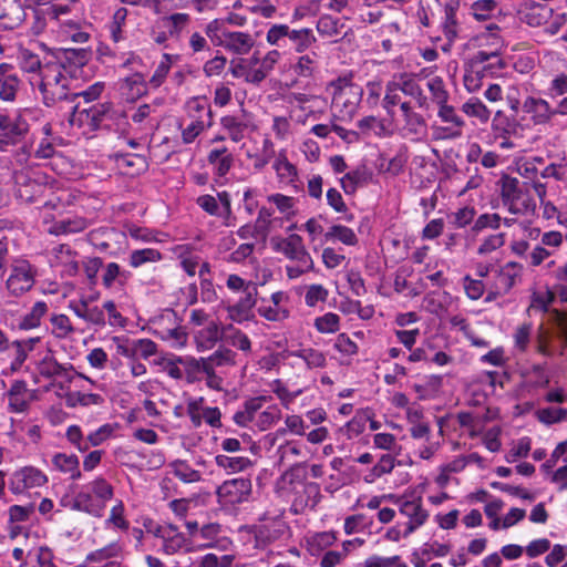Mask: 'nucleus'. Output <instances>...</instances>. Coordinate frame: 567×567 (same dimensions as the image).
<instances>
[{
    "label": "nucleus",
    "instance_id": "f257e3e1",
    "mask_svg": "<svg viewBox=\"0 0 567 567\" xmlns=\"http://www.w3.org/2000/svg\"><path fill=\"white\" fill-rule=\"evenodd\" d=\"M31 82L38 85L48 106L69 100L70 96H78L71 92L72 79L65 66L55 60L44 62L40 78H31Z\"/></svg>",
    "mask_w": 567,
    "mask_h": 567
},
{
    "label": "nucleus",
    "instance_id": "f03ea898",
    "mask_svg": "<svg viewBox=\"0 0 567 567\" xmlns=\"http://www.w3.org/2000/svg\"><path fill=\"white\" fill-rule=\"evenodd\" d=\"M326 91L331 96V112L336 120L351 121L361 103L363 90L350 78L340 76L328 83Z\"/></svg>",
    "mask_w": 567,
    "mask_h": 567
},
{
    "label": "nucleus",
    "instance_id": "7ed1b4c3",
    "mask_svg": "<svg viewBox=\"0 0 567 567\" xmlns=\"http://www.w3.org/2000/svg\"><path fill=\"white\" fill-rule=\"evenodd\" d=\"M70 195L62 193L48 199L43 204V223L45 230L55 236L76 234L85 230L89 227V221L84 217H68L61 220H55V217L50 214L51 210L62 214L64 207L69 204Z\"/></svg>",
    "mask_w": 567,
    "mask_h": 567
},
{
    "label": "nucleus",
    "instance_id": "20e7f679",
    "mask_svg": "<svg viewBox=\"0 0 567 567\" xmlns=\"http://www.w3.org/2000/svg\"><path fill=\"white\" fill-rule=\"evenodd\" d=\"M113 494V486L105 478L95 477L75 495L73 508L101 517Z\"/></svg>",
    "mask_w": 567,
    "mask_h": 567
},
{
    "label": "nucleus",
    "instance_id": "39448f33",
    "mask_svg": "<svg viewBox=\"0 0 567 567\" xmlns=\"http://www.w3.org/2000/svg\"><path fill=\"white\" fill-rule=\"evenodd\" d=\"M501 197L513 215L529 216L536 212V202L516 177L505 175L501 178Z\"/></svg>",
    "mask_w": 567,
    "mask_h": 567
},
{
    "label": "nucleus",
    "instance_id": "423d86ee",
    "mask_svg": "<svg viewBox=\"0 0 567 567\" xmlns=\"http://www.w3.org/2000/svg\"><path fill=\"white\" fill-rule=\"evenodd\" d=\"M286 39L297 53H303L317 43L315 32L310 28L293 29L286 23H275L266 32V42L275 48L284 47Z\"/></svg>",
    "mask_w": 567,
    "mask_h": 567
},
{
    "label": "nucleus",
    "instance_id": "0eeeda50",
    "mask_svg": "<svg viewBox=\"0 0 567 567\" xmlns=\"http://www.w3.org/2000/svg\"><path fill=\"white\" fill-rule=\"evenodd\" d=\"M38 269L24 258H16L9 266L4 287L10 297L19 298L35 285Z\"/></svg>",
    "mask_w": 567,
    "mask_h": 567
},
{
    "label": "nucleus",
    "instance_id": "6e6552de",
    "mask_svg": "<svg viewBox=\"0 0 567 567\" xmlns=\"http://www.w3.org/2000/svg\"><path fill=\"white\" fill-rule=\"evenodd\" d=\"M465 47L478 50L476 60L480 62L498 56L504 49V39L499 27L495 23H489L484 30L471 37Z\"/></svg>",
    "mask_w": 567,
    "mask_h": 567
},
{
    "label": "nucleus",
    "instance_id": "1a4fd4ad",
    "mask_svg": "<svg viewBox=\"0 0 567 567\" xmlns=\"http://www.w3.org/2000/svg\"><path fill=\"white\" fill-rule=\"evenodd\" d=\"M110 111L109 104H95L90 107L75 106L70 115L69 123L71 126L79 128L83 135H89L96 131L110 116Z\"/></svg>",
    "mask_w": 567,
    "mask_h": 567
},
{
    "label": "nucleus",
    "instance_id": "9d476101",
    "mask_svg": "<svg viewBox=\"0 0 567 567\" xmlns=\"http://www.w3.org/2000/svg\"><path fill=\"white\" fill-rule=\"evenodd\" d=\"M252 492L251 481L244 477L231 478L223 482L216 489L218 504L224 508L248 502Z\"/></svg>",
    "mask_w": 567,
    "mask_h": 567
},
{
    "label": "nucleus",
    "instance_id": "9b49d317",
    "mask_svg": "<svg viewBox=\"0 0 567 567\" xmlns=\"http://www.w3.org/2000/svg\"><path fill=\"white\" fill-rule=\"evenodd\" d=\"M395 504L400 514L408 518L404 526V536H410L416 529L422 527L430 517L427 509L423 506L421 496L396 497Z\"/></svg>",
    "mask_w": 567,
    "mask_h": 567
},
{
    "label": "nucleus",
    "instance_id": "f8f14e48",
    "mask_svg": "<svg viewBox=\"0 0 567 567\" xmlns=\"http://www.w3.org/2000/svg\"><path fill=\"white\" fill-rule=\"evenodd\" d=\"M48 475L33 465L17 468L10 476L9 488L12 494L20 495L27 491L40 488L48 484Z\"/></svg>",
    "mask_w": 567,
    "mask_h": 567
},
{
    "label": "nucleus",
    "instance_id": "ddd939ff",
    "mask_svg": "<svg viewBox=\"0 0 567 567\" xmlns=\"http://www.w3.org/2000/svg\"><path fill=\"white\" fill-rule=\"evenodd\" d=\"M150 533L162 540V551L165 555L189 553L194 549L192 542L172 524L156 525L150 529Z\"/></svg>",
    "mask_w": 567,
    "mask_h": 567
},
{
    "label": "nucleus",
    "instance_id": "4468645a",
    "mask_svg": "<svg viewBox=\"0 0 567 567\" xmlns=\"http://www.w3.org/2000/svg\"><path fill=\"white\" fill-rule=\"evenodd\" d=\"M32 114L31 110L24 109L14 116L0 114V136L9 145L18 143L29 132L28 117Z\"/></svg>",
    "mask_w": 567,
    "mask_h": 567
},
{
    "label": "nucleus",
    "instance_id": "2eb2a0df",
    "mask_svg": "<svg viewBox=\"0 0 567 567\" xmlns=\"http://www.w3.org/2000/svg\"><path fill=\"white\" fill-rule=\"evenodd\" d=\"M196 203L207 214L223 218V224L226 227L235 226L230 195L227 192L218 193L217 198L212 195H202Z\"/></svg>",
    "mask_w": 567,
    "mask_h": 567
},
{
    "label": "nucleus",
    "instance_id": "dca6fc26",
    "mask_svg": "<svg viewBox=\"0 0 567 567\" xmlns=\"http://www.w3.org/2000/svg\"><path fill=\"white\" fill-rule=\"evenodd\" d=\"M6 395L9 412L23 414L30 410L32 402L38 399V390L30 389L23 380H14Z\"/></svg>",
    "mask_w": 567,
    "mask_h": 567
},
{
    "label": "nucleus",
    "instance_id": "f3484780",
    "mask_svg": "<svg viewBox=\"0 0 567 567\" xmlns=\"http://www.w3.org/2000/svg\"><path fill=\"white\" fill-rule=\"evenodd\" d=\"M17 196L25 203H34L43 197L51 187L43 182V176L33 174V176L20 173L16 176Z\"/></svg>",
    "mask_w": 567,
    "mask_h": 567
},
{
    "label": "nucleus",
    "instance_id": "a211bd4d",
    "mask_svg": "<svg viewBox=\"0 0 567 567\" xmlns=\"http://www.w3.org/2000/svg\"><path fill=\"white\" fill-rule=\"evenodd\" d=\"M523 266L516 261H508L501 267L496 274L495 282L486 297L487 301L507 293L516 284V279L520 276Z\"/></svg>",
    "mask_w": 567,
    "mask_h": 567
},
{
    "label": "nucleus",
    "instance_id": "6ab92c4d",
    "mask_svg": "<svg viewBox=\"0 0 567 567\" xmlns=\"http://www.w3.org/2000/svg\"><path fill=\"white\" fill-rule=\"evenodd\" d=\"M93 298H82L69 302V309L81 320L95 329H103L106 326V317L103 306L92 305Z\"/></svg>",
    "mask_w": 567,
    "mask_h": 567
},
{
    "label": "nucleus",
    "instance_id": "aec40b11",
    "mask_svg": "<svg viewBox=\"0 0 567 567\" xmlns=\"http://www.w3.org/2000/svg\"><path fill=\"white\" fill-rule=\"evenodd\" d=\"M275 249L291 260L303 262L305 267L315 268L312 257L306 249L302 238L297 234L278 240L275 244Z\"/></svg>",
    "mask_w": 567,
    "mask_h": 567
},
{
    "label": "nucleus",
    "instance_id": "412c9836",
    "mask_svg": "<svg viewBox=\"0 0 567 567\" xmlns=\"http://www.w3.org/2000/svg\"><path fill=\"white\" fill-rule=\"evenodd\" d=\"M522 111L528 116L534 126L547 125L555 116L549 102L542 97L527 96L523 101Z\"/></svg>",
    "mask_w": 567,
    "mask_h": 567
},
{
    "label": "nucleus",
    "instance_id": "4be33fe9",
    "mask_svg": "<svg viewBox=\"0 0 567 567\" xmlns=\"http://www.w3.org/2000/svg\"><path fill=\"white\" fill-rule=\"evenodd\" d=\"M37 371L41 377L47 379H51L53 377H62L68 382H72L74 374H76L78 377L93 383L90 378L83 375L82 373H73V367L71 364L63 365L59 363L51 354H47L42 360L38 362Z\"/></svg>",
    "mask_w": 567,
    "mask_h": 567
},
{
    "label": "nucleus",
    "instance_id": "5701e85b",
    "mask_svg": "<svg viewBox=\"0 0 567 567\" xmlns=\"http://www.w3.org/2000/svg\"><path fill=\"white\" fill-rule=\"evenodd\" d=\"M334 532H315L305 535L301 545L313 557L322 556L337 542Z\"/></svg>",
    "mask_w": 567,
    "mask_h": 567
},
{
    "label": "nucleus",
    "instance_id": "b1692460",
    "mask_svg": "<svg viewBox=\"0 0 567 567\" xmlns=\"http://www.w3.org/2000/svg\"><path fill=\"white\" fill-rule=\"evenodd\" d=\"M223 324L217 321H209L205 327L195 330L193 332V341L197 351L212 350L223 339Z\"/></svg>",
    "mask_w": 567,
    "mask_h": 567
},
{
    "label": "nucleus",
    "instance_id": "393cba45",
    "mask_svg": "<svg viewBox=\"0 0 567 567\" xmlns=\"http://www.w3.org/2000/svg\"><path fill=\"white\" fill-rule=\"evenodd\" d=\"M256 306V296L247 293L235 303H225L224 309L227 312V319L230 323H243L254 319L252 309Z\"/></svg>",
    "mask_w": 567,
    "mask_h": 567
},
{
    "label": "nucleus",
    "instance_id": "a878e982",
    "mask_svg": "<svg viewBox=\"0 0 567 567\" xmlns=\"http://www.w3.org/2000/svg\"><path fill=\"white\" fill-rule=\"evenodd\" d=\"M52 265L60 267L66 276H74L79 271L76 252L69 245H59L52 250Z\"/></svg>",
    "mask_w": 567,
    "mask_h": 567
},
{
    "label": "nucleus",
    "instance_id": "bb28decb",
    "mask_svg": "<svg viewBox=\"0 0 567 567\" xmlns=\"http://www.w3.org/2000/svg\"><path fill=\"white\" fill-rule=\"evenodd\" d=\"M287 301L288 296L286 292L276 291L270 296L271 305H261L258 308V313L268 321H282L289 317V311L284 306Z\"/></svg>",
    "mask_w": 567,
    "mask_h": 567
},
{
    "label": "nucleus",
    "instance_id": "cd10ccee",
    "mask_svg": "<svg viewBox=\"0 0 567 567\" xmlns=\"http://www.w3.org/2000/svg\"><path fill=\"white\" fill-rule=\"evenodd\" d=\"M224 49L237 55L248 54L255 47L256 40L249 32L230 31L226 33Z\"/></svg>",
    "mask_w": 567,
    "mask_h": 567
},
{
    "label": "nucleus",
    "instance_id": "c85d7f7f",
    "mask_svg": "<svg viewBox=\"0 0 567 567\" xmlns=\"http://www.w3.org/2000/svg\"><path fill=\"white\" fill-rule=\"evenodd\" d=\"M441 31L447 41V44L443 45V50L447 52L451 45L463 37V28L457 18V10H444L441 20Z\"/></svg>",
    "mask_w": 567,
    "mask_h": 567
},
{
    "label": "nucleus",
    "instance_id": "c756f323",
    "mask_svg": "<svg viewBox=\"0 0 567 567\" xmlns=\"http://www.w3.org/2000/svg\"><path fill=\"white\" fill-rule=\"evenodd\" d=\"M20 89V80L11 64H0V99L12 102Z\"/></svg>",
    "mask_w": 567,
    "mask_h": 567
},
{
    "label": "nucleus",
    "instance_id": "7c9ffc66",
    "mask_svg": "<svg viewBox=\"0 0 567 567\" xmlns=\"http://www.w3.org/2000/svg\"><path fill=\"white\" fill-rule=\"evenodd\" d=\"M363 545V539L354 538L350 540H344L341 545L340 549H329L327 550L320 559V567H337L341 565L350 553L354 549Z\"/></svg>",
    "mask_w": 567,
    "mask_h": 567
},
{
    "label": "nucleus",
    "instance_id": "2f4dec72",
    "mask_svg": "<svg viewBox=\"0 0 567 567\" xmlns=\"http://www.w3.org/2000/svg\"><path fill=\"white\" fill-rule=\"evenodd\" d=\"M288 103L290 104V117L293 116V112L296 109L300 110L301 112L306 113V116H313L317 117V114L321 113L320 111H317L316 109L319 106V104H324V100H321L319 96L316 95H307L303 93H291L288 96Z\"/></svg>",
    "mask_w": 567,
    "mask_h": 567
},
{
    "label": "nucleus",
    "instance_id": "473e14b6",
    "mask_svg": "<svg viewBox=\"0 0 567 567\" xmlns=\"http://www.w3.org/2000/svg\"><path fill=\"white\" fill-rule=\"evenodd\" d=\"M120 92L126 101L134 102L147 91V84L142 73H133L120 82Z\"/></svg>",
    "mask_w": 567,
    "mask_h": 567
},
{
    "label": "nucleus",
    "instance_id": "72a5a7b5",
    "mask_svg": "<svg viewBox=\"0 0 567 567\" xmlns=\"http://www.w3.org/2000/svg\"><path fill=\"white\" fill-rule=\"evenodd\" d=\"M286 529L282 520L271 519L260 524L255 532V538L258 546H267L279 539Z\"/></svg>",
    "mask_w": 567,
    "mask_h": 567
},
{
    "label": "nucleus",
    "instance_id": "f704fd0d",
    "mask_svg": "<svg viewBox=\"0 0 567 567\" xmlns=\"http://www.w3.org/2000/svg\"><path fill=\"white\" fill-rule=\"evenodd\" d=\"M296 498L292 502L295 512H303L306 508H313L318 503L319 487L315 483H299L296 486Z\"/></svg>",
    "mask_w": 567,
    "mask_h": 567
},
{
    "label": "nucleus",
    "instance_id": "c9c22d12",
    "mask_svg": "<svg viewBox=\"0 0 567 567\" xmlns=\"http://www.w3.org/2000/svg\"><path fill=\"white\" fill-rule=\"evenodd\" d=\"M267 202L274 205L280 214V217H278L280 224L291 220L297 215V200L295 197L276 193L268 195Z\"/></svg>",
    "mask_w": 567,
    "mask_h": 567
},
{
    "label": "nucleus",
    "instance_id": "e433bc0d",
    "mask_svg": "<svg viewBox=\"0 0 567 567\" xmlns=\"http://www.w3.org/2000/svg\"><path fill=\"white\" fill-rule=\"evenodd\" d=\"M299 54L291 65L293 73L300 78H311L319 68V54L315 51H306Z\"/></svg>",
    "mask_w": 567,
    "mask_h": 567
},
{
    "label": "nucleus",
    "instance_id": "4c0bfd02",
    "mask_svg": "<svg viewBox=\"0 0 567 567\" xmlns=\"http://www.w3.org/2000/svg\"><path fill=\"white\" fill-rule=\"evenodd\" d=\"M48 311L49 306L45 301H35L30 310L21 317L18 322V328L24 331L39 328L43 317L48 313Z\"/></svg>",
    "mask_w": 567,
    "mask_h": 567
},
{
    "label": "nucleus",
    "instance_id": "58836bf2",
    "mask_svg": "<svg viewBox=\"0 0 567 567\" xmlns=\"http://www.w3.org/2000/svg\"><path fill=\"white\" fill-rule=\"evenodd\" d=\"M181 320L173 310H164L150 321V331L157 338H163L171 329H174Z\"/></svg>",
    "mask_w": 567,
    "mask_h": 567
},
{
    "label": "nucleus",
    "instance_id": "ea45409f",
    "mask_svg": "<svg viewBox=\"0 0 567 567\" xmlns=\"http://www.w3.org/2000/svg\"><path fill=\"white\" fill-rule=\"evenodd\" d=\"M223 340L230 347L240 350L244 353H250L251 341L241 330L234 327L233 323L223 326Z\"/></svg>",
    "mask_w": 567,
    "mask_h": 567
},
{
    "label": "nucleus",
    "instance_id": "a19ab883",
    "mask_svg": "<svg viewBox=\"0 0 567 567\" xmlns=\"http://www.w3.org/2000/svg\"><path fill=\"white\" fill-rule=\"evenodd\" d=\"M52 464L61 473L68 474L71 480H80L82 477L80 461L76 455L58 453L52 457Z\"/></svg>",
    "mask_w": 567,
    "mask_h": 567
},
{
    "label": "nucleus",
    "instance_id": "79ce46f5",
    "mask_svg": "<svg viewBox=\"0 0 567 567\" xmlns=\"http://www.w3.org/2000/svg\"><path fill=\"white\" fill-rule=\"evenodd\" d=\"M498 12L499 4L496 0H476L468 8V14L477 22L489 21Z\"/></svg>",
    "mask_w": 567,
    "mask_h": 567
},
{
    "label": "nucleus",
    "instance_id": "37998d69",
    "mask_svg": "<svg viewBox=\"0 0 567 567\" xmlns=\"http://www.w3.org/2000/svg\"><path fill=\"white\" fill-rule=\"evenodd\" d=\"M216 465L228 474L244 472L251 467L252 462L245 456H228L218 454L215 456Z\"/></svg>",
    "mask_w": 567,
    "mask_h": 567
},
{
    "label": "nucleus",
    "instance_id": "c03bdc74",
    "mask_svg": "<svg viewBox=\"0 0 567 567\" xmlns=\"http://www.w3.org/2000/svg\"><path fill=\"white\" fill-rule=\"evenodd\" d=\"M394 79L401 92L415 99L420 107H424L426 105V96L423 94L421 86L413 76L409 74H400Z\"/></svg>",
    "mask_w": 567,
    "mask_h": 567
},
{
    "label": "nucleus",
    "instance_id": "a18cd8bd",
    "mask_svg": "<svg viewBox=\"0 0 567 567\" xmlns=\"http://www.w3.org/2000/svg\"><path fill=\"white\" fill-rule=\"evenodd\" d=\"M190 21L192 17L186 12H175L162 19L163 27L172 38H178Z\"/></svg>",
    "mask_w": 567,
    "mask_h": 567
},
{
    "label": "nucleus",
    "instance_id": "49530a36",
    "mask_svg": "<svg viewBox=\"0 0 567 567\" xmlns=\"http://www.w3.org/2000/svg\"><path fill=\"white\" fill-rule=\"evenodd\" d=\"M207 159L218 176L226 175L234 163V157L226 147L212 150Z\"/></svg>",
    "mask_w": 567,
    "mask_h": 567
},
{
    "label": "nucleus",
    "instance_id": "de8ad7c7",
    "mask_svg": "<svg viewBox=\"0 0 567 567\" xmlns=\"http://www.w3.org/2000/svg\"><path fill=\"white\" fill-rule=\"evenodd\" d=\"M229 72L235 79H244L247 83H260L256 68H250L249 62L246 61V59H233L230 61Z\"/></svg>",
    "mask_w": 567,
    "mask_h": 567
},
{
    "label": "nucleus",
    "instance_id": "09e8293b",
    "mask_svg": "<svg viewBox=\"0 0 567 567\" xmlns=\"http://www.w3.org/2000/svg\"><path fill=\"white\" fill-rule=\"evenodd\" d=\"M168 467L171 473L183 483H197L202 480L200 472L193 468L186 461L175 460L168 464Z\"/></svg>",
    "mask_w": 567,
    "mask_h": 567
},
{
    "label": "nucleus",
    "instance_id": "8fccbe9b",
    "mask_svg": "<svg viewBox=\"0 0 567 567\" xmlns=\"http://www.w3.org/2000/svg\"><path fill=\"white\" fill-rule=\"evenodd\" d=\"M272 168L281 183H293L297 177V169L295 165L288 161L285 152L278 153L274 161Z\"/></svg>",
    "mask_w": 567,
    "mask_h": 567
},
{
    "label": "nucleus",
    "instance_id": "3c124183",
    "mask_svg": "<svg viewBox=\"0 0 567 567\" xmlns=\"http://www.w3.org/2000/svg\"><path fill=\"white\" fill-rule=\"evenodd\" d=\"M291 357L300 358L307 364L309 369L324 368L327 364L326 354L310 347L301 348L296 351H291Z\"/></svg>",
    "mask_w": 567,
    "mask_h": 567
},
{
    "label": "nucleus",
    "instance_id": "603ef678",
    "mask_svg": "<svg viewBox=\"0 0 567 567\" xmlns=\"http://www.w3.org/2000/svg\"><path fill=\"white\" fill-rule=\"evenodd\" d=\"M186 114L192 121L210 122L212 114L206 101L195 96L189 99L185 105Z\"/></svg>",
    "mask_w": 567,
    "mask_h": 567
},
{
    "label": "nucleus",
    "instance_id": "864d4df0",
    "mask_svg": "<svg viewBox=\"0 0 567 567\" xmlns=\"http://www.w3.org/2000/svg\"><path fill=\"white\" fill-rule=\"evenodd\" d=\"M462 112L470 117H475L481 124H486L491 117V110L478 99L471 97L462 105Z\"/></svg>",
    "mask_w": 567,
    "mask_h": 567
},
{
    "label": "nucleus",
    "instance_id": "5fc2aeb1",
    "mask_svg": "<svg viewBox=\"0 0 567 567\" xmlns=\"http://www.w3.org/2000/svg\"><path fill=\"white\" fill-rule=\"evenodd\" d=\"M23 10L19 0H0V20L14 25L22 21Z\"/></svg>",
    "mask_w": 567,
    "mask_h": 567
},
{
    "label": "nucleus",
    "instance_id": "6e6d98bb",
    "mask_svg": "<svg viewBox=\"0 0 567 567\" xmlns=\"http://www.w3.org/2000/svg\"><path fill=\"white\" fill-rule=\"evenodd\" d=\"M178 362L184 365L189 382L197 380L200 373L209 372L207 358L178 357Z\"/></svg>",
    "mask_w": 567,
    "mask_h": 567
},
{
    "label": "nucleus",
    "instance_id": "4d7b16f0",
    "mask_svg": "<svg viewBox=\"0 0 567 567\" xmlns=\"http://www.w3.org/2000/svg\"><path fill=\"white\" fill-rule=\"evenodd\" d=\"M220 125L228 137L238 143L245 137L247 124L234 115H226L220 118Z\"/></svg>",
    "mask_w": 567,
    "mask_h": 567
},
{
    "label": "nucleus",
    "instance_id": "13d9d810",
    "mask_svg": "<svg viewBox=\"0 0 567 567\" xmlns=\"http://www.w3.org/2000/svg\"><path fill=\"white\" fill-rule=\"evenodd\" d=\"M178 61V55H173L168 53H164L154 71V74L150 79V84L153 87L161 86L167 74L169 73L173 64Z\"/></svg>",
    "mask_w": 567,
    "mask_h": 567
},
{
    "label": "nucleus",
    "instance_id": "bf43d9fd",
    "mask_svg": "<svg viewBox=\"0 0 567 567\" xmlns=\"http://www.w3.org/2000/svg\"><path fill=\"white\" fill-rule=\"evenodd\" d=\"M162 254L154 248H144L133 250L128 256V264L132 268L142 267L145 264H155L161 261Z\"/></svg>",
    "mask_w": 567,
    "mask_h": 567
},
{
    "label": "nucleus",
    "instance_id": "052dcab7",
    "mask_svg": "<svg viewBox=\"0 0 567 567\" xmlns=\"http://www.w3.org/2000/svg\"><path fill=\"white\" fill-rule=\"evenodd\" d=\"M341 326V318L334 312H326L322 316L316 317L313 327L321 334H332L339 331Z\"/></svg>",
    "mask_w": 567,
    "mask_h": 567
},
{
    "label": "nucleus",
    "instance_id": "680f3d73",
    "mask_svg": "<svg viewBox=\"0 0 567 567\" xmlns=\"http://www.w3.org/2000/svg\"><path fill=\"white\" fill-rule=\"evenodd\" d=\"M326 241H340L348 246H354L358 243L354 231L343 225H333L324 234Z\"/></svg>",
    "mask_w": 567,
    "mask_h": 567
},
{
    "label": "nucleus",
    "instance_id": "e2e57ef3",
    "mask_svg": "<svg viewBox=\"0 0 567 567\" xmlns=\"http://www.w3.org/2000/svg\"><path fill=\"white\" fill-rule=\"evenodd\" d=\"M51 333L60 340L68 339L74 332L70 318L64 313H54L50 317Z\"/></svg>",
    "mask_w": 567,
    "mask_h": 567
},
{
    "label": "nucleus",
    "instance_id": "0e129e2a",
    "mask_svg": "<svg viewBox=\"0 0 567 567\" xmlns=\"http://www.w3.org/2000/svg\"><path fill=\"white\" fill-rule=\"evenodd\" d=\"M400 109L405 122L403 128L410 134H420L425 126L423 117L413 112L406 102L401 103Z\"/></svg>",
    "mask_w": 567,
    "mask_h": 567
},
{
    "label": "nucleus",
    "instance_id": "69168bd1",
    "mask_svg": "<svg viewBox=\"0 0 567 567\" xmlns=\"http://www.w3.org/2000/svg\"><path fill=\"white\" fill-rule=\"evenodd\" d=\"M208 364L216 368L234 367L237 364V353L229 348L219 347L214 353L207 357Z\"/></svg>",
    "mask_w": 567,
    "mask_h": 567
},
{
    "label": "nucleus",
    "instance_id": "338daca9",
    "mask_svg": "<svg viewBox=\"0 0 567 567\" xmlns=\"http://www.w3.org/2000/svg\"><path fill=\"white\" fill-rule=\"evenodd\" d=\"M204 31L213 45L221 48L224 47L225 43V34L230 32V30L225 28V20L223 19H214L209 21L205 25Z\"/></svg>",
    "mask_w": 567,
    "mask_h": 567
},
{
    "label": "nucleus",
    "instance_id": "774afa93",
    "mask_svg": "<svg viewBox=\"0 0 567 567\" xmlns=\"http://www.w3.org/2000/svg\"><path fill=\"white\" fill-rule=\"evenodd\" d=\"M274 214L275 212L266 206L259 209L255 225L262 236H267L275 227L281 225L279 218L274 216Z\"/></svg>",
    "mask_w": 567,
    "mask_h": 567
}]
</instances>
